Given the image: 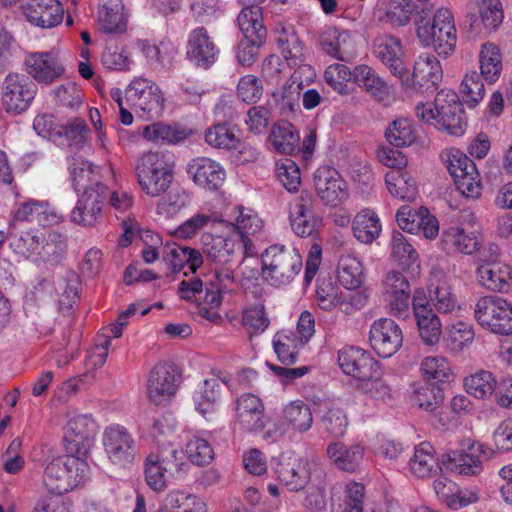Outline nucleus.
Returning a JSON list of instances; mask_svg holds the SVG:
<instances>
[{
	"label": "nucleus",
	"mask_w": 512,
	"mask_h": 512,
	"mask_svg": "<svg viewBox=\"0 0 512 512\" xmlns=\"http://www.w3.org/2000/svg\"><path fill=\"white\" fill-rule=\"evenodd\" d=\"M483 76L476 71L467 73L462 80L460 92L464 102L470 106H477L484 98L485 86Z\"/></svg>",
	"instance_id": "nucleus-56"
},
{
	"label": "nucleus",
	"mask_w": 512,
	"mask_h": 512,
	"mask_svg": "<svg viewBox=\"0 0 512 512\" xmlns=\"http://www.w3.org/2000/svg\"><path fill=\"white\" fill-rule=\"evenodd\" d=\"M144 476L146 484L156 492L164 491L167 488V481L170 477L165 468L158 463L155 455H149L144 463Z\"/></svg>",
	"instance_id": "nucleus-61"
},
{
	"label": "nucleus",
	"mask_w": 512,
	"mask_h": 512,
	"mask_svg": "<svg viewBox=\"0 0 512 512\" xmlns=\"http://www.w3.org/2000/svg\"><path fill=\"white\" fill-rule=\"evenodd\" d=\"M301 90L302 88H300L299 85L288 80L284 86L273 93V97L281 115L288 118L299 110Z\"/></svg>",
	"instance_id": "nucleus-50"
},
{
	"label": "nucleus",
	"mask_w": 512,
	"mask_h": 512,
	"mask_svg": "<svg viewBox=\"0 0 512 512\" xmlns=\"http://www.w3.org/2000/svg\"><path fill=\"white\" fill-rule=\"evenodd\" d=\"M412 308L419 335L423 342L427 345L438 343L442 333V325L423 290H415L412 297Z\"/></svg>",
	"instance_id": "nucleus-16"
},
{
	"label": "nucleus",
	"mask_w": 512,
	"mask_h": 512,
	"mask_svg": "<svg viewBox=\"0 0 512 512\" xmlns=\"http://www.w3.org/2000/svg\"><path fill=\"white\" fill-rule=\"evenodd\" d=\"M480 71L490 84L495 83L501 75L503 64L499 47L492 42L482 44L479 52Z\"/></svg>",
	"instance_id": "nucleus-42"
},
{
	"label": "nucleus",
	"mask_w": 512,
	"mask_h": 512,
	"mask_svg": "<svg viewBox=\"0 0 512 512\" xmlns=\"http://www.w3.org/2000/svg\"><path fill=\"white\" fill-rule=\"evenodd\" d=\"M23 69L36 85H51L66 74L64 61L55 50L27 52L23 60Z\"/></svg>",
	"instance_id": "nucleus-7"
},
{
	"label": "nucleus",
	"mask_w": 512,
	"mask_h": 512,
	"mask_svg": "<svg viewBox=\"0 0 512 512\" xmlns=\"http://www.w3.org/2000/svg\"><path fill=\"white\" fill-rule=\"evenodd\" d=\"M385 182L392 196L406 201L415 200L417 187L406 173L401 170H392L385 175Z\"/></svg>",
	"instance_id": "nucleus-48"
},
{
	"label": "nucleus",
	"mask_w": 512,
	"mask_h": 512,
	"mask_svg": "<svg viewBox=\"0 0 512 512\" xmlns=\"http://www.w3.org/2000/svg\"><path fill=\"white\" fill-rule=\"evenodd\" d=\"M66 247V240L62 234L49 231L46 234H42L36 255L52 265L58 264L65 256Z\"/></svg>",
	"instance_id": "nucleus-44"
},
{
	"label": "nucleus",
	"mask_w": 512,
	"mask_h": 512,
	"mask_svg": "<svg viewBox=\"0 0 512 512\" xmlns=\"http://www.w3.org/2000/svg\"><path fill=\"white\" fill-rule=\"evenodd\" d=\"M314 186L320 199L330 206H338L349 196L346 182L335 169L328 166L316 170Z\"/></svg>",
	"instance_id": "nucleus-20"
},
{
	"label": "nucleus",
	"mask_w": 512,
	"mask_h": 512,
	"mask_svg": "<svg viewBox=\"0 0 512 512\" xmlns=\"http://www.w3.org/2000/svg\"><path fill=\"white\" fill-rule=\"evenodd\" d=\"M71 180L76 190L86 191L90 188H98L97 184H103L99 169L95 168L90 162L73 159L70 164Z\"/></svg>",
	"instance_id": "nucleus-45"
},
{
	"label": "nucleus",
	"mask_w": 512,
	"mask_h": 512,
	"mask_svg": "<svg viewBox=\"0 0 512 512\" xmlns=\"http://www.w3.org/2000/svg\"><path fill=\"white\" fill-rule=\"evenodd\" d=\"M446 163L457 189L467 198H478L482 183L475 163L459 150H452Z\"/></svg>",
	"instance_id": "nucleus-11"
},
{
	"label": "nucleus",
	"mask_w": 512,
	"mask_h": 512,
	"mask_svg": "<svg viewBox=\"0 0 512 512\" xmlns=\"http://www.w3.org/2000/svg\"><path fill=\"white\" fill-rule=\"evenodd\" d=\"M42 234L38 230L16 231L14 229L11 233L10 246L14 252L22 256L36 255Z\"/></svg>",
	"instance_id": "nucleus-54"
},
{
	"label": "nucleus",
	"mask_w": 512,
	"mask_h": 512,
	"mask_svg": "<svg viewBox=\"0 0 512 512\" xmlns=\"http://www.w3.org/2000/svg\"><path fill=\"white\" fill-rule=\"evenodd\" d=\"M23 10L30 23L42 28H52L60 24L64 13L58 0H28Z\"/></svg>",
	"instance_id": "nucleus-28"
},
{
	"label": "nucleus",
	"mask_w": 512,
	"mask_h": 512,
	"mask_svg": "<svg viewBox=\"0 0 512 512\" xmlns=\"http://www.w3.org/2000/svg\"><path fill=\"white\" fill-rule=\"evenodd\" d=\"M96 434V423L89 415L71 416L66 425L65 441L69 453L80 458L88 455L90 444Z\"/></svg>",
	"instance_id": "nucleus-17"
},
{
	"label": "nucleus",
	"mask_w": 512,
	"mask_h": 512,
	"mask_svg": "<svg viewBox=\"0 0 512 512\" xmlns=\"http://www.w3.org/2000/svg\"><path fill=\"white\" fill-rule=\"evenodd\" d=\"M221 389L217 379H205L202 386L194 392L196 409L207 420H213L217 413V402Z\"/></svg>",
	"instance_id": "nucleus-39"
},
{
	"label": "nucleus",
	"mask_w": 512,
	"mask_h": 512,
	"mask_svg": "<svg viewBox=\"0 0 512 512\" xmlns=\"http://www.w3.org/2000/svg\"><path fill=\"white\" fill-rule=\"evenodd\" d=\"M474 337L471 324L458 322L448 327L446 342L452 351L461 352L474 341Z\"/></svg>",
	"instance_id": "nucleus-60"
},
{
	"label": "nucleus",
	"mask_w": 512,
	"mask_h": 512,
	"mask_svg": "<svg viewBox=\"0 0 512 512\" xmlns=\"http://www.w3.org/2000/svg\"><path fill=\"white\" fill-rule=\"evenodd\" d=\"M242 324L250 334L264 332L270 320L263 303H258L243 310Z\"/></svg>",
	"instance_id": "nucleus-63"
},
{
	"label": "nucleus",
	"mask_w": 512,
	"mask_h": 512,
	"mask_svg": "<svg viewBox=\"0 0 512 512\" xmlns=\"http://www.w3.org/2000/svg\"><path fill=\"white\" fill-rule=\"evenodd\" d=\"M235 421L246 432L263 430L266 422L262 400L251 393L241 395L236 401Z\"/></svg>",
	"instance_id": "nucleus-26"
},
{
	"label": "nucleus",
	"mask_w": 512,
	"mask_h": 512,
	"mask_svg": "<svg viewBox=\"0 0 512 512\" xmlns=\"http://www.w3.org/2000/svg\"><path fill=\"white\" fill-rule=\"evenodd\" d=\"M124 5L121 0H102L98 12L100 29L107 34L122 33L126 29Z\"/></svg>",
	"instance_id": "nucleus-40"
},
{
	"label": "nucleus",
	"mask_w": 512,
	"mask_h": 512,
	"mask_svg": "<svg viewBox=\"0 0 512 512\" xmlns=\"http://www.w3.org/2000/svg\"><path fill=\"white\" fill-rule=\"evenodd\" d=\"M326 453L337 468L354 472L363 458L364 448L359 444L347 446L343 442L336 441L328 445Z\"/></svg>",
	"instance_id": "nucleus-36"
},
{
	"label": "nucleus",
	"mask_w": 512,
	"mask_h": 512,
	"mask_svg": "<svg viewBox=\"0 0 512 512\" xmlns=\"http://www.w3.org/2000/svg\"><path fill=\"white\" fill-rule=\"evenodd\" d=\"M339 282L347 289H357L364 280L361 262L351 254L342 255L338 261Z\"/></svg>",
	"instance_id": "nucleus-46"
},
{
	"label": "nucleus",
	"mask_w": 512,
	"mask_h": 512,
	"mask_svg": "<svg viewBox=\"0 0 512 512\" xmlns=\"http://www.w3.org/2000/svg\"><path fill=\"white\" fill-rule=\"evenodd\" d=\"M276 42L288 65H297L305 61L304 45L293 30L284 29L277 37Z\"/></svg>",
	"instance_id": "nucleus-49"
},
{
	"label": "nucleus",
	"mask_w": 512,
	"mask_h": 512,
	"mask_svg": "<svg viewBox=\"0 0 512 512\" xmlns=\"http://www.w3.org/2000/svg\"><path fill=\"white\" fill-rule=\"evenodd\" d=\"M178 376L173 365L157 364L151 371L147 382L148 398L156 405L166 403L177 390Z\"/></svg>",
	"instance_id": "nucleus-23"
},
{
	"label": "nucleus",
	"mask_w": 512,
	"mask_h": 512,
	"mask_svg": "<svg viewBox=\"0 0 512 512\" xmlns=\"http://www.w3.org/2000/svg\"><path fill=\"white\" fill-rule=\"evenodd\" d=\"M369 341L378 356L389 358L402 346L403 335L392 319L382 318L372 324Z\"/></svg>",
	"instance_id": "nucleus-18"
},
{
	"label": "nucleus",
	"mask_w": 512,
	"mask_h": 512,
	"mask_svg": "<svg viewBox=\"0 0 512 512\" xmlns=\"http://www.w3.org/2000/svg\"><path fill=\"white\" fill-rule=\"evenodd\" d=\"M88 130H38V135L47 138L59 147L79 149L86 142L85 132Z\"/></svg>",
	"instance_id": "nucleus-58"
},
{
	"label": "nucleus",
	"mask_w": 512,
	"mask_h": 512,
	"mask_svg": "<svg viewBox=\"0 0 512 512\" xmlns=\"http://www.w3.org/2000/svg\"><path fill=\"white\" fill-rule=\"evenodd\" d=\"M467 393L478 399H487L497 388V381L490 371L479 370L464 380Z\"/></svg>",
	"instance_id": "nucleus-47"
},
{
	"label": "nucleus",
	"mask_w": 512,
	"mask_h": 512,
	"mask_svg": "<svg viewBox=\"0 0 512 512\" xmlns=\"http://www.w3.org/2000/svg\"><path fill=\"white\" fill-rule=\"evenodd\" d=\"M414 402L426 411L435 410L443 401V390L440 385L424 382L415 385Z\"/></svg>",
	"instance_id": "nucleus-55"
},
{
	"label": "nucleus",
	"mask_w": 512,
	"mask_h": 512,
	"mask_svg": "<svg viewBox=\"0 0 512 512\" xmlns=\"http://www.w3.org/2000/svg\"><path fill=\"white\" fill-rule=\"evenodd\" d=\"M283 420L275 421L264 432V438L277 441L289 429L295 433H306L313 425V414L308 404L302 400L291 401L282 411Z\"/></svg>",
	"instance_id": "nucleus-10"
},
{
	"label": "nucleus",
	"mask_w": 512,
	"mask_h": 512,
	"mask_svg": "<svg viewBox=\"0 0 512 512\" xmlns=\"http://www.w3.org/2000/svg\"><path fill=\"white\" fill-rule=\"evenodd\" d=\"M318 463L296 454L282 456L275 467L277 479L291 492H299L309 484Z\"/></svg>",
	"instance_id": "nucleus-9"
},
{
	"label": "nucleus",
	"mask_w": 512,
	"mask_h": 512,
	"mask_svg": "<svg viewBox=\"0 0 512 512\" xmlns=\"http://www.w3.org/2000/svg\"><path fill=\"white\" fill-rule=\"evenodd\" d=\"M462 450H451L442 456L443 464L464 476H477L483 471V458L487 457V448L480 442L467 439Z\"/></svg>",
	"instance_id": "nucleus-13"
},
{
	"label": "nucleus",
	"mask_w": 512,
	"mask_h": 512,
	"mask_svg": "<svg viewBox=\"0 0 512 512\" xmlns=\"http://www.w3.org/2000/svg\"><path fill=\"white\" fill-rule=\"evenodd\" d=\"M443 241L449 249L471 255L479 250L482 237L476 230L467 232L464 228L451 227L443 233Z\"/></svg>",
	"instance_id": "nucleus-38"
},
{
	"label": "nucleus",
	"mask_w": 512,
	"mask_h": 512,
	"mask_svg": "<svg viewBox=\"0 0 512 512\" xmlns=\"http://www.w3.org/2000/svg\"><path fill=\"white\" fill-rule=\"evenodd\" d=\"M433 105L440 128H463L468 125L463 105L454 91L440 90Z\"/></svg>",
	"instance_id": "nucleus-24"
},
{
	"label": "nucleus",
	"mask_w": 512,
	"mask_h": 512,
	"mask_svg": "<svg viewBox=\"0 0 512 512\" xmlns=\"http://www.w3.org/2000/svg\"><path fill=\"white\" fill-rule=\"evenodd\" d=\"M261 272L264 280L274 287L292 283L303 268L299 251L293 246L274 244L261 255Z\"/></svg>",
	"instance_id": "nucleus-1"
},
{
	"label": "nucleus",
	"mask_w": 512,
	"mask_h": 512,
	"mask_svg": "<svg viewBox=\"0 0 512 512\" xmlns=\"http://www.w3.org/2000/svg\"><path fill=\"white\" fill-rule=\"evenodd\" d=\"M110 344V339H104L101 343L95 344V346L88 352L85 360L86 372L70 379L66 383V386L73 392H76L80 388L79 385L81 383L86 384L93 381L95 378L93 370L102 367L105 364Z\"/></svg>",
	"instance_id": "nucleus-37"
},
{
	"label": "nucleus",
	"mask_w": 512,
	"mask_h": 512,
	"mask_svg": "<svg viewBox=\"0 0 512 512\" xmlns=\"http://www.w3.org/2000/svg\"><path fill=\"white\" fill-rule=\"evenodd\" d=\"M220 49L208 35L204 27L191 31L188 38L186 56L196 67L209 69L219 57Z\"/></svg>",
	"instance_id": "nucleus-21"
},
{
	"label": "nucleus",
	"mask_w": 512,
	"mask_h": 512,
	"mask_svg": "<svg viewBox=\"0 0 512 512\" xmlns=\"http://www.w3.org/2000/svg\"><path fill=\"white\" fill-rule=\"evenodd\" d=\"M481 286L490 291L507 293L512 288V266L502 262H487L476 270Z\"/></svg>",
	"instance_id": "nucleus-30"
},
{
	"label": "nucleus",
	"mask_w": 512,
	"mask_h": 512,
	"mask_svg": "<svg viewBox=\"0 0 512 512\" xmlns=\"http://www.w3.org/2000/svg\"><path fill=\"white\" fill-rule=\"evenodd\" d=\"M37 90L36 83L27 75L11 72L1 86L2 105L8 113L21 114L30 107Z\"/></svg>",
	"instance_id": "nucleus-8"
},
{
	"label": "nucleus",
	"mask_w": 512,
	"mask_h": 512,
	"mask_svg": "<svg viewBox=\"0 0 512 512\" xmlns=\"http://www.w3.org/2000/svg\"><path fill=\"white\" fill-rule=\"evenodd\" d=\"M88 463L74 455L54 458L45 468L43 481L49 492L59 496L83 483L89 475Z\"/></svg>",
	"instance_id": "nucleus-3"
},
{
	"label": "nucleus",
	"mask_w": 512,
	"mask_h": 512,
	"mask_svg": "<svg viewBox=\"0 0 512 512\" xmlns=\"http://www.w3.org/2000/svg\"><path fill=\"white\" fill-rule=\"evenodd\" d=\"M135 172L139 186L151 197L164 194L173 180L171 166L158 152L144 153L136 163Z\"/></svg>",
	"instance_id": "nucleus-4"
},
{
	"label": "nucleus",
	"mask_w": 512,
	"mask_h": 512,
	"mask_svg": "<svg viewBox=\"0 0 512 512\" xmlns=\"http://www.w3.org/2000/svg\"><path fill=\"white\" fill-rule=\"evenodd\" d=\"M391 255L399 265L407 267L415 262L418 257L412 244L399 231H393L392 233Z\"/></svg>",
	"instance_id": "nucleus-62"
},
{
	"label": "nucleus",
	"mask_w": 512,
	"mask_h": 512,
	"mask_svg": "<svg viewBox=\"0 0 512 512\" xmlns=\"http://www.w3.org/2000/svg\"><path fill=\"white\" fill-rule=\"evenodd\" d=\"M425 382L435 385L448 382L451 375V368L445 358L433 356L425 358L420 367Z\"/></svg>",
	"instance_id": "nucleus-52"
},
{
	"label": "nucleus",
	"mask_w": 512,
	"mask_h": 512,
	"mask_svg": "<svg viewBox=\"0 0 512 512\" xmlns=\"http://www.w3.org/2000/svg\"><path fill=\"white\" fill-rule=\"evenodd\" d=\"M374 54L394 76L403 79L407 75L404 51L398 38L388 34L379 35L374 40Z\"/></svg>",
	"instance_id": "nucleus-27"
},
{
	"label": "nucleus",
	"mask_w": 512,
	"mask_h": 512,
	"mask_svg": "<svg viewBox=\"0 0 512 512\" xmlns=\"http://www.w3.org/2000/svg\"><path fill=\"white\" fill-rule=\"evenodd\" d=\"M409 471L417 478H429L442 471L435 449L429 442L415 446L408 463Z\"/></svg>",
	"instance_id": "nucleus-33"
},
{
	"label": "nucleus",
	"mask_w": 512,
	"mask_h": 512,
	"mask_svg": "<svg viewBox=\"0 0 512 512\" xmlns=\"http://www.w3.org/2000/svg\"><path fill=\"white\" fill-rule=\"evenodd\" d=\"M478 324L495 334L512 335V304L499 296L480 298L474 309Z\"/></svg>",
	"instance_id": "nucleus-6"
},
{
	"label": "nucleus",
	"mask_w": 512,
	"mask_h": 512,
	"mask_svg": "<svg viewBox=\"0 0 512 512\" xmlns=\"http://www.w3.org/2000/svg\"><path fill=\"white\" fill-rule=\"evenodd\" d=\"M273 349L281 363L292 365L296 362L299 350L305 346L291 330H282L273 337Z\"/></svg>",
	"instance_id": "nucleus-41"
},
{
	"label": "nucleus",
	"mask_w": 512,
	"mask_h": 512,
	"mask_svg": "<svg viewBox=\"0 0 512 512\" xmlns=\"http://www.w3.org/2000/svg\"><path fill=\"white\" fill-rule=\"evenodd\" d=\"M353 234L362 243L369 244L381 233V223L377 214L371 209L361 210L353 220Z\"/></svg>",
	"instance_id": "nucleus-43"
},
{
	"label": "nucleus",
	"mask_w": 512,
	"mask_h": 512,
	"mask_svg": "<svg viewBox=\"0 0 512 512\" xmlns=\"http://www.w3.org/2000/svg\"><path fill=\"white\" fill-rule=\"evenodd\" d=\"M354 69L350 70L344 64L334 63L329 65L324 72V79L327 85H329L335 92L340 95H348L349 81L354 82Z\"/></svg>",
	"instance_id": "nucleus-53"
},
{
	"label": "nucleus",
	"mask_w": 512,
	"mask_h": 512,
	"mask_svg": "<svg viewBox=\"0 0 512 512\" xmlns=\"http://www.w3.org/2000/svg\"><path fill=\"white\" fill-rule=\"evenodd\" d=\"M127 105L139 117L145 120H154L164 110V98L159 86L146 78H135L125 90Z\"/></svg>",
	"instance_id": "nucleus-5"
},
{
	"label": "nucleus",
	"mask_w": 512,
	"mask_h": 512,
	"mask_svg": "<svg viewBox=\"0 0 512 512\" xmlns=\"http://www.w3.org/2000/svg\"><path fill=\"white\" fill-rule=\"evenodd\" d=\"M478 14L483 29L488 32H496L503 23L504 9L501 0H480Z\"/></svg>",
	"instance_id": "nucleus-51"
},
{
	"label": "nucleus",
	"mask_w": 512,
	"mask_h": 512,
	"mask_svg": "<svg viewBox=\"0 0 512 512\" xmlns=\"http://www.w3.org/2000/svg\"><path fill=\"white\" fill-rule=\"evenodd\" d=\"M275 173L278 181L289 192L297 191L301 184V173L298 165L291 159H283L276 163Z\"/></svg>",
	"instance_id": "nucleus-64"
},
{
	"label": "nucleus",
	"mask_w": 512,
	"mask_h": 512,
	"mask_svg": "<svg viewBox=\"0 0 512 512\" xmlns=\"http://www.w3.org/2000/svg\"><path fill=\"white\" fill-rule=\"evenodd\" d=\"M416 35L424 47L432 48L439 56L449 57L456 48L457 34L454 16L450 9L440 8L433 19H420Z\"/></svg>",
	"instance_id": "nucleus-2"
},
{
	"label": "nucleus",
	"mask_w": 512,
	"mask_h": 512,
	"mask_svg": "<svg viewBox=\"0 0 512 512\" xmlns=\"http://www.w3.org/2000/svg\"><path fill=\"white\" fill-rule=\"evenodd\" d=\"M188 173L193 176L197 185L208 190L218 189L225 179V171L221 165L206 157L193 159L188 165Z\"/></svg>",
	"instance_id": "nucleus-31"
},
{
	"label": "nucleus",
	"mask_w": 512,
	"mask_h": 512,
	"mask_svg": "<svg viewBox=\"0 0 512 512\" xmlns=\"http://www.w3.org/2000/svg\"><path fill=\"white\" fill-rule=\"evenodd\" d=\"M263 13L256 4H248L238 15L237 22L246 39L254 44H263L267 30L263 23Z\"/></svg>",
	"instance_id": "nucleus-35"
},
{
	"label": "nucleus",
	"mask_w": 512,
	"mask_h": 512,
	"mask_svg": "<svg viewBox=\"0 0 512 512\" xmlns=\"http://www.w3.org/2000/svg\"><path fill=\"white\" fill-rule=\"evenodd\" d=\"M354 83L369 94L375 101L384 102L391 96V86L388 85L373 69L366 64L354 67Z\"/></svg>",
	"instance_id": "nucleus-32"
},
{
	"label": "nucleus",
	"mask_w": 512,
	"mask_h": 512,
	"mask_svg": "<svg viewBox=\"0 0 512 512\" xmlns=\"http://www.w3.org/2000/svg\"><path fill=\"white\" fill-rule=\"evenodd\" d=\"M320 46L329 56L342 61L352 62L357 57V49L350 34L334 26L326 27L320 34Z\"/></svg>",
	"instance_id": "nucleus-25"
},
{
	"label": "nucleus",
	"mask_w": 512,
	"mask_h": 512,
	"mask_svg": "<svg viewBox=\"0 0 512 512\" xmlns=\"http://www.w3.org/2000/svg\"><path fill=\"white\" fill-rule=\"evenodd\" d=\"M97 187L83 191L79 196L71 213L74 223L84 227H94L101 221L108 188L105 184H97Z\"/></svg>",
	"instance_id": "nucleus-15"
},
{
	"label": "nucleus",
	"mask_w": 512,
	"mask_h": 512,
	"mask_svg": "<svg viewBox=\"0 0 512 512\" xmlns=\"http://www.w3.org/2000/svg\"><path fill=\"white\" fill-rule=\"evenodd\" d=\"M102 444L108 459L120 467L132 464L137 454L135 438L121 425L107 427L103 433Z\"/></svg>",
	"instance_id": "nucleus-14"
},
{
	"label": "nucleus",
	"mask_w": 512,
	"mask_h": 512,
	"mask_svg": "<svg viewBox=\"0 0 512 512\" xmlns=\"http://www.w3.org/2000/svg\"><path fill=\"white\" fill-rule=\"evenodd\" d=\"M289 221L292 231L299 237H309L319 231L322 217L315 212L310 192L303 190L290 201Z\"/></svg>",
	"instance_id": "nucleus-12"
},
{
	"label": "nucleus",
	"mask_w": 512,
	"mask_h": 512,
	"mask_svg": "<svg viewBox=\"0 0 512 512\" xmlns=\"http://www.w3.org/2000/svg\"><path fill=\"white\" fill-rule=\"evenodd\" d=\"M262 224V220L257 214L239 208V215L233 224V228L239 234L246 250H248V245L251 244L249 236L257 234L262 229Z\"/></svg>",
	"instance_id": "nucleus-57"
},
{
	"label": "nucleus",
	"mask_w": 512,
	"mask_h": 512,
	"mask_svg": "<svg viewBox=\"0 0 512 512\" xmlns=\"http://www.w3.org/2000/svg\"><path fill=\"white\" fill-rule=\"evenodd\" d=\"M201 243L203 254L209 261L221 266L233 261L237 247L235 235L204 233Z\"/></svg>",
	"instance_id": "nucleus-29"
},
{
	"label": "nucleus",
	"mask_w": 512,
	"mask_h": 512,
	"mask_svg": "<svg viewBox=\"0 0 512 512\" xmlns=\"http://www.w3.org/2000/svg\"><path fill=\"white\" fill-rule=\"evenodd\" d=\"M300 135L297 130H271L269 142L273 149L286 155L300 152Z\"/></svg>",
	"instance_id": "nucleus-59"
},
{
	"label": "nucleus",
	"mask_w": 512,
	"mask_h": 512,
	"mask_svg": "<svg viewBox=\"0 0 512 512\" xmlns=\"http://www.w3.org/2000/svg\"><path fill=\"white\" fill-rule=\"evenodd\" d=\"M119 136L121 145L133 151L145 142H155L160 145H177L191 135L192 130H122Z\"/></svg>",
	"instance_id": "nucleus-19"
},
{
	"label": "nucleus",
	"mask_w": 512,
	"mask_h": 512,
	"mask_svg": "<svg viewBox=\"0 0 512 512\" xmlns=\"http://www.w3.org/2000/svg\"><path fill=\"white\" fill-rule=\"evenodd\" d=\"M443 70L440 61L431 53L419 55L414 63L413 83L426 89H436L442 81Z\"/></svg>",
	"instance_id": "nucleus-34"
},
{
	"label": "nucleus",
	"mask_w": 512,
	"mask_h": 512,
	"mask_svg": "<svg viewBox=\"0 0 512 512\" xmlns=\"http://www.w3.org/2000/svg\"><path fill=\"white\" fill-rule=\"evenodd\" d=\"M338 364L342 371L358 380H366L377 374L378 362L365 350L348 346L338 353Z\"/></svg>",
	"instance_id": "nucleus-22"
}]
</instances>
